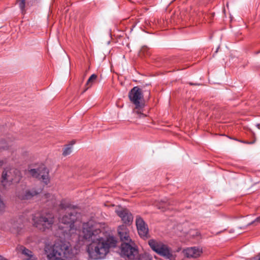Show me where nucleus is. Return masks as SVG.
Here are the masks:
<instances>
[{
    "instance_id": "obj_1",
    "label": "nucleus",
    "mask_w": 260,
    "mask_h": 260,
    "mask_svg": "<svg viewBox=\"0 0 260 260\" xmlns=\"http://www.w3.org/2000/svg\"><path fill=\"white\" fill-rule=\"evenodd\" d=\"M101 227L100 223L92 220L83 224V237L91 241L87 247V251L89 256L95 259L104 258L110 248L116 247L117 242L113 236L104 238Z\"/></svg>"
},
{
    "instance_id": "obj_2",
    "label": "nucleus",
    "mask_w": 260,
    "mask_h": 260,
    "mask_svg": "<svg viewBox=\"0 0 260 260\" xmlns=\"http://www.w3.org/2000/svg\"><path fill=\"white\" fill-rule=\"evenodd\" d=\"M59 206L60 209L67 210L66 214L59 218L60 224L64 225L59 226V229L62 231L61 233L67 238L78 237L79 231L74 225L77 219V212L73 209V206L67 200L61 201Z\"/></svg>"
},
{
    "instance_id": "obj_3",
    "label": "nucleus",
    "mask_w": 260,
    "mask_h": 260,
    "mask_svg": "<svg viewBox=\"0 0 260 260\" xmlns=\"http://www.w3.org/2000/svg\"><path fill=\"white\" fill-rule=\"evenodd\" d=\"M45 253L49 260H64L73 255L69 243L62 241L55 242L53 245H46Z\"/></svg>"
},
{
    "instance_id": "obj_4",
    "label": "nucleus",
    "mask_w": 260,
    "mask_h": 260,
    "mask_svg": "<svg viewBox=\"0 0 260 260\" xmlns=\"http://www.w3.org/2000/svg\"><path fill=\"white\" fill-rule=\"evenodd\" d=\"M21 179L20 171L14 168L7 167L2 173L1 184L4 188L8 189L13 184L18 183Z\"/></svg>"
},
{
    "instance_id": "obj_5",
    "label": "nucleus",
    "mask_w": 260,
    "mask_h": 260,
    "mask_svg": "<svg viewBox=\"0 0 260 260\" xmlns=\"http://www.w3.org/2000/svg\"><path fill=\"white\" fill-rule=\"evenodd\" d=\"M128 97L131 102L135 105V109L133 110V113L137 114L139 118L145 117L146 115L143 113V105L141 104V100L143 99V94L141 89L138 87H134L129 91Z\"/></svg>"
},
{
    "instance_id": "obj_6",
    "label": "nucleus",
    "mask_w": 260,
    "mask_h": 260,
    "mask_svg": "<svg viewBox=\"0 0 260 260\" xmlns=\"http://www.w3.org/2000/svg\"><path fill=\"white\" fill-rule=\"evenodd\" d=\"M54 215L50 213H43L39 216L34 215L33 225L38 229L45 231L50 229L54 223Z\"/></svg>"
},
{
    "instance_id": "obj_7",
    "label": "nucleus",
    "mask_w": 260,
    "mask_h": 260,
    "mask_svg": "<svg viewBox=\"0 0 260 260\" xmlns=\"http://www.w3.org/2000/svg\"><path fill=\"white\" fill-rule=\"evenodd\" d=\"M148 244L153 251L167 258H171L172 253L171 249L163 242L155 239H150Z\"/></svg>"
},
{
    "instance_id": "obj_8",
    "label": "nucleus",
    "mask_w": 260,
    "mask_h": 260,
    "mask_svg": "<svg viewBox=\"0 0 260 260\" xmlns=\"http://www.w3.org/2000/svg\"><path fill=\"white\" fill-rule=\"evenodd\" d=\"M29 173L32 177L42 180L46 185L50 182L49 171L44 167H41L38 169H31L29 170Z\"/></svg>"
},
{
    "instance_id": "obj_9",
    "label": "nucleus",
    "mask_w": 260,
    "mask_h": 260,
    "mask_svg": "<svg viewBox=\"0 0 260 260\" xmlns=\"http://www.w3.org/2000/svg\"><path fill=\"white\" fill-rule=\"evenodd\" d=\"M137 254V249L133 247L130 244V243H123L121 244L120 247V254L121 256L133 259Z\"/></svg>"
},
{
    "instance_id": "obj_10",
    "label": "nucleus",
    "mask_w": 260,
    "mask_h": 260,
    "mask_svg": "<svg viewBox=\"0 0 260 260\" xmlns=\"http://www.w3.org/2000/svg\"><path fill=\"white\" fill-rule=\"evenodd\" d=\"M136 224L140 236L143 239L148 238V228L144 220L140 216H137Z\"/></svg>"
},
{
    "instance_id": "obj_11",
    "label": "nucleus",
    "mask_w": 260,
    "mask_h": 260,
    "mask_svg": "<svg viewBox=\"0 0 260 260\" xmlns=\"http://www.w3.org/2000/svg\"><path fill=\"white\" fill-rule=\"evenodd\" d=\"M18 253L22 260H38L33 252L22 245H19L16 248Z\"/></svg>"
},
{
    "instance_id": "obj_12",
    "label": "nucleus",
    "mask_w": 260,
    "mask_h": 260,
    "mask_svg": "<svg viewBox=\"0 0 260 260\" xmlns=\"http://www.w3.org/2000/svg\"><path fill=\"white\" fill-rule=\"evenodd\" d=\"M183 252L187 258H196L202 254L203 249L200 247H191L184 249Z\"/></svg>"
},
{
    "instance_id": "obj_13",
    "label": "nucleus",
    "mask_w": 260,
    "mask_h": 260,
    "mask_svg": "<svg viewBox=\"0 0 260 260\" xmlns=\"http://www.w3.org/2000/svg\"><path fill=\"white\" fill-rule=\"evenodd\" d=\"M116 212L124 223L129 224L132 222L133 215L126 209L121 208L116 210Z\"/></svg>"
},
{
    "instance_id": "obj_14",
    "label": "nucleus",
    "mask_w": 260,
    "mask_h": 260,
    "mask_svg": "<svg viewBox=\"0 0 260 260\" xmlns=\"http://www.w3.org/2000/svg\"><path fill=\"white\" fill-rule=\"evenodd\" d=\"M117 231L120 240L123 243L132 242V240L129 235L128 230L125 225H122L119 226Z\"/></svg>"
},
{
    "instance_id": "obj_15",
    "label": "nucleus",
    "mask_w": 260,
    "mask_h": 260,
    "mask_svg": "<svg viewBox=\"0 0 260 260\" xmlns=\"http://www.w3.org/2000/svg\"><path fill=\"white\" fill-rule=\"evenodd\" d=\"M40 191L36 190H26L22 193H19L18 197L21 200H29L30 199L34 196L39 193Z\"/></svg>"
},
{
    "instance_id": "obj_16",
    "label": "nucleus",
    "mask_w": 260,
    "mask_h": 260,
    "mask_svg": "<svg viewBox=\"0 0 260 260\" xmlns=\"http://www.w3.org/2000/svg\"><path fill=\"white\" fill-rule=\"evenodd\" d=\"M97 78V75L94 74L90 76V77L87 80L86 83L85 85V88L84 89V91L87 90L88 89H89L92 86V85L95 82Z\"/></svg>"
},
{
    "instance_id": "obj_17",
    "label": "nucleus",
    "mask_w": 260,
    "mask_h": 260,
    "mask_svg": "<svg viewBox=\"0 0 260 260\" xmlns=\"http://www.w3.org/2000/svg\"><path fill=\"white\" fill-rule=\"evenodd\" d=\"M44 199L45 200V202H49V205L50 204L49 202H50V204H51L53 206H55L57 205L56 200L54 195L50 193L45 194L44 196Z\"/></svg>"
},
{
    "instance_id": "obj_18",
    "label": "nucleus",
    "mask_w": 260,
    "mask_h": 260,
    "mask_svg": "<svg viewBox=\"0 0 260 260\" xmlns=\"http://www.w3.org/2000/svg\"><path fill=\"white\" fill-rule=\"evenodd\" d=\"M7 206L3 200L0 198V215L3 214L6 211Z\"/></svg>"
},
{
    "instance_id": "obj_19",
    "label": "nucleus",
    "mask_w": 260,
    "mask_h": 260,
    "mask_svg": "<svg viewBox=\"0 0 260 260\" xmlns=\"http://www.w3.org/2000/svg\"><path fill=\"white\" fill-rule=\"evenodd\" d=\"M25 0H17V3L18 4L19 8L21 9V11L23 14L25 12Z\"/></svg>"
},
{
    "instance_id": "obj_20",
    "label": "nucleus",
    "mask_w": 260,
    "mask_h": 260,
    "mask_svg": "<svg viewBox=\"0 0 260 260\" xmlns=\"http://www.w3.org/2000/svg\"><path fill=\"white\" fill-rule=\"evenodd\" d=\"M72 152V146H69L64 148L62 154L64 156L69 155Z\"/></svg>"
},
{
    "instance_id": "obj_21",
    "label": "nucleus",
    "mask_w": 260,
    "mask_h": 260,
    "mask_svg": "<svg viewBox=\"0 0 260 260\" xmlns=\"http://www.w3.org/2000/svg\"><path fill=\"white\" fill-rule=\"evenodd\" d=\"M139 260H152V257L148 254H144L140 256Z\"/></svg>"
},
{
    "instance_id": "obj_22",
    "label": "nucleus",
    "mask_w": 260,
    "mask_h": 260,
    "mask_svg": "<svg viewBox=\"0 0 260 260\" xmlns=\"http://www.w3.org/2000/svg\"><path fill=\"white\" fill-rule=\"evenodd\" d=\"M250 260H260V252L255 256L252 257Z\"/></svg>"
},
{
    "instance_id": "obj_23",
    "label": "nucleus",
    "mask_w": 260,
    "mask_h": 260,
    "mask_svg": "<svg viewBox=\"0 0 260 260\" xmlns=\"http://www.w3.org/2000/svg\"><path fill=\"white\" fill-rule=\"evenodd\" d=\"M260 222V216L257 217L255 220L254 221V222Z\"/></svg>"
},
{
    "instance_id": "obj_24",
    "label": "nucleus",
    "mask_w": 260,
    "mask_h": 260,
    "mask_svg": "<svg viewBox=\"0 0 260 260\" xmlns=\"http://www.w3.org/2000/svg\"><path fill=\"white\" fill-rule=\"evenodd\" d=\"M4 164V161L3 160L0 159V167H2Z\"/></svg>"
},
{
    "instance_id": "obj_25",
    "label": "nucleus",
    "mask_w": 260,
    "mask_h": 260,
    "mask_svg": "<svg viewBox=\"0 0 260 260\" xmlns=\"http://www.w3.org/2000/svg\"><path fill=\"white\" fill-rule=\"evenodd\" d=\"M0 260H7V259L5 258L3 256L0 255Z\"/></svg>"
},
{
    "instance_id": "obj_26",
    "label": "nucleus",
    "mask_w": 260,
    "mask_h": 260,
    "mask_svg": "<svg viewBox=\"0 0 260 260\" xmlns=\"http://www.w3.org/2000/svg\"><path fill=\"white\" fill-rule=\"evenodd\" d=\"M191 232H193V233H196V235H197H197H198V232L197 231H191Z\"/></svg>"
},
{
    "instance_id": "obj_27",
    "label": "nucleus",
    "mask_w": 260,
    "mask_h": 260,
    "mask_svg": "<svg viewBox=\"0 0 260 260\" xmlns=\"http://www.w3.org/2000/svg\"><path fill=\"white\" fill-rule=\"evenodd\" d=\"M158 208L159 209H161V208H163V207H162H162H161L160 206H158Z\"/></svg>"
},
{
    "instance_id": "obj_28",
    "label": "nucleus",
    "mask_w": 260,
    "mask_h": 260,
    "mask_svg": "<svg viewBox=\"0 0 260 260\" xmlns=\"http://www.w3.org/2000/svg\"><path fill=\"white\" fill-rule=\"evenodd\" d=\"M3 148H5L6 147V146H3L2 147Z\"/></svg>"
},
{
    "instance_id": "obj_29",
    "label": "nucleus",
    "mask_w": 260,
    "mask_h": 260,
    "mask_svg": "<svg viewBox=\"0 0 260 260\" xmlns=\"http://www.w3.org/2000/svg\"><path fill=\"white\" fill-rule=\"evenodd\" d=\"M162 202H163V203H166V201H162Z\"/></svg>"
}]
</instances>
